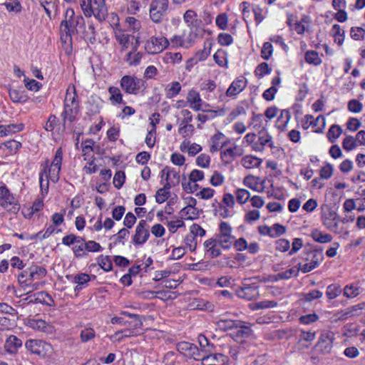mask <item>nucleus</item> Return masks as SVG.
I'll return each mask as SVG.
<instances>
[{
    "label": "nucleus",
    "instance_id": "24",
    "mask_svg": "<svg viewBox=\"0 0 365 365\" xmlns=\"http://www.w3.org/2000/svg\"><path fill=\"white\" fill-rule=\"evenodd\" d=\"M233 335L237 339H245L250 336L252 330L250 327L244 324V322L240 321V324L237 325L235 328Z\"/></svg>",
    "mask_w": 365,
    "mask_h": 365
},
{
    "label": "nucleus",
    "instance_id": "47",
    "mask_svg": "<svg viewBox=\"0 0 365 365\" xmlns=\"http://www.w3.org/2000/svg\"><path fill=\"white\" fill-rule=\"evenodd\" d=\"M9 97L14 103H21L26 101L25 96L22 91L16 89H9Z\"/></svg>",
    "mask_w": 365,
    "mask_h": 365
},
{
    "label": "nucleus",
    "instance_id": "11",
    "mask_svg": "<svg viewBox=\"0 0 365 365\" xmlns=\"http://www.w3.org/2000/svg\"><path fill=\"white\" fill-rule=\"evenodd\" d=\"M162 178L165 175L166 182L165 184V189H170L172 187L176 186L179 184L180 177L179 173L175 170L165 166L161 171Z\"/></svg>",
    "mask_w": 365,
    "mask_h": 365
},
{
    "label": "nucleus",
    "instance_id": "54",
    "mask_svg": "<svg viewBox=\"0 0 365 365\" xmlns=\"http://www.w3.org/2000/svg\"><path fill=\"white\" fill-rule=\"evenodd\" d=\"M63 160V151L61 148L57 149L54 159L52 161L51 167L58 169V172L61 171V163Z\"/></svg>",
    "mask_w": 365,
    "mask_h": 365
},
{
    "label": "nucleus",
    "instance_id": "6",
    "mask_svg": "<svg viewBox=\"0 0 365 365\" xmlns=\"http://www.w3.org/2000/svg\"><path fill=\"white\" fill-rule=\"evenodd\" d=\"M120 85L125 93L136 95L144 86V82L134 76L125 75L121 78Z\"/></svg>",
    "mask_w": 365,
    "mask_h": 365
},
{
    "label": "nucleus",
    "instance_id": "21",
    "mask_svg": "<svg viewBox=\"0 0 365 365\" xmlns=\"http://www.w3.org/2000/svg\"><path fill=\"white\" fill-rule=\"evenodd\" d=\"M142 57L143 53L136 52V47H134L133 51L126 54L125 61L130 66H136L140 64Z\"/></svg>",
    "mask_w": 365,
    "mask_h": 365
},
{
    "label": "nucleus",
    "instance_id": "17",
    "mask_svg": "<svg viewBox=\"0 0 365 365\" xmlns=\"http://www.w3.org/2000/svg\"><path fill=\"white\" fill-rule=\"evenodd\" d=\"M332 341L333 339L330 334L327 333L322 334L318 341L317 347L321 351L328 353L332 347Z\"/></svg>",
    "mask_w": 365,
    "mask_h": 365
},
{
    "label": "nucleus",
    "instance_id": "38",
    "mask_svg": "<svg viewBox=\"0 0 365 365\" xmlns=\"http://www.w3.org/2000/svg\"><path fill=\"white\" fill-rule=\"evenodd\" d=\"M178 349L185 351H188L195 360L199 361L200 359L195 356V351H197V347L191 343L186 341L180 342L178 344Z\"/></svg>",
    "mask_w": 365,
    "mask_h": 365
},
{
    "label": "nucleus",
    "instance_id": "28",
    "mask_svg": "<svg viewBox=\"0 0 365 365\" xmlns=\"http://www.w3.org/2000/svg\"><path fill=\"white\" fill-rule=\"evenodd\" d=\"M78 239L81 241L76 242L74 246L72 247V250L76 257L81 258L86 255V252H85L84 248V246L86 245V240L83 237L79 236Z\"/></svg>",
    "mask_w": 365,
    "mask_h": 365
},
{
    "label": "nucleus",
    "instance_id": "8",
    "mask_svg": "<svg viewBox=\"0 0 365 365\" xmlns=\"http://www.w3.org/2000/svg\"><path fill=\"white\" fill-rule=\"evenodd\" d=\"M25 346L31 354L41 357H44L51 348V345L49 344L38 339L27 340L25 343Z\"/></svg>",
    "mask_w": 365,
    "mask_h": 365
},
{
    "label": "nucleus",
    "instance_id": "30",
    "mask_svg": "<svg viewBox=\"0 0 365 365\" xmlns=\"http://www.w3.org/2000/svg\"><path fill=\"white\" fill-rule=\"evenodd\" d=\"M311 237L313 240L319 243H326L331 242L332 237L329 234L324 233L319 230H314L311 233Z\"/></svg>",
    "mask_w": 365,
    "mask_h": 365
},
{
    "label": "nucleus",
    "instance_id": "59",
    "mask_svg": "<svg viewBox=\"0 0 365 365\" xmlns=\"http://www.w3.org/2000/svg\"><path fill=\"white\" fill-rule=\"evenodd\" d=\"M270 228L272 234L271 237H277L284 234L286 232L285 227L278 223L274 224L272 227H270Z\"/></svg>",
    "mask_w": 365,
    "mask_h": 365
},
{
    "label": "nucleus",
    "instance_id": "36",
    "mask_svg": "<svg viewBox=\"0 0 365 365\" xmlns=\"http://www.w3.org/2000/svg\"><path fill=\"white\" fill-rule=\"evenodd\" d=\"M331 32L334 38V41L339 46L342 45L344 41V31L341 30L339 24H334L332 26Z\"/></svg>",
    "mask_w": 365,
    "mask_h": 365
},
{
    "label": "nucleus",
    "instance_id": "60",
    "mask_svg": "<svg viewBox=\"0 0 365 365\" xmlns=\"http://www.w3.org/2000/svg\"><path fill=\"white\" fill-rule=\"evenodd\" d=\"M273 52L272 45L269 42H265L261 50V56L265 60H268Z\"/></svg>",
    "mask_w": 365,
    "mask_h": 365
},
{
    "label": "nucleus",
    "instance_id": "20",
    "mask_svg": "<svg viewBox=\"0 0 365 365\" xmlns=\"http://www.w3.org/2000/svg\"><path fill=\"white\" fill-rule=\"evenodd\" d=\"M225 135L222 133H217L212 135L210 140V151L212 153L219 151L224 145L222 140Z\"/></svg>",
    "mask_w": 365,
    "mask_h": 365
},
{
    "label": "nucleus",
    "instance_id": "64",
    "mask_svg": "<svg viewBox=\"0 0 365 365\" xmlns=\"http://www.w3.org/2000/svg\"><path fill=\"white\" fill-rule=\"evenodd\" d=\"M95 336V331L91 328H86L81 332V339L83 342H86Z\"/></svg>",
    "mask_w": 365,
    "mask_h": 365
},
{
    "label": "nucleus",
    "instance_id": "48",
    "mask_svg": "<svg viewBox=\"0 0 365 365\" xmlns=\"http://www.w3.org/2000/svg\"><path fill=\"white\" fill-rule=\"evenodd\" d=\"M271 71H272V69L269 67L268 63L263 62L257 66V67L255 69V75L258 78H262L266 74L270 73Z\"/></svg>",
    "mask_w": 365,
    "mask_h": 365
},
{
    "label": "nucleus",
    "instance_id": "43",
    "mask_svg": "<svg viewBox=\"0 0 365 365\" xmlns=\"http://www.w3.org/2000/svg\"><path fill=\"white\" fill-rule=\"evenodd\" d=\"M342 292L341 287L336 284H332L327 287L326 295L329 299H333L338 297Z\"/></svg>",
    "mask_w": 365,
    "mask_h": 365
},
{
    "label": "nucleus",
    "instance_id": "19",
    "mask_svg": "<svg viewBox=\"0 0 365 365\" xmlns=\"http://www.w3.org/2000/svg\"><path fill=\"white\" fill-rule=\"evenodd\" d=\"M115 38L121 46V50L124 51L129 48L131 40L134 38V36L125 34L122 31H119L115 32Z\"/></svg>",
    "mask_w": 365,
    "mask_h": 365
},
{
    "label": "nucleus",
    "instance_id": "45",
    "mask_svg": "<svg viewBox=\"0 0 365 365\" xmlns=\"http://www.w3.org/2000/svg\"><path fill=\"white\" fill-rule=\"evenodd\" d=\"M235 195L237 198V201L240 204H245L248 201L250 197V193L248 190L242 188H238L235 191Z\"/></svg>",
    "mask_w": 365,
    "mask_h": 365
},
{
    "label": "nucleus",
    "instance_id": "62",
    "mask_svg": "<svg viewBox=\"0 0 365 365\" xmlns=\"http://www.w3.org/2000/svg\"><path fill=\"white\" fill-rule=\"evenodd\" d=\"M334 168L330 163H327L320 170V177L324 179H329L333 174Z\"/></svg>",
    "mask_w": 365,
    "mask_h": 365
},
{
    "label": "nucleus",
    "instance_id": "41",
    "mask_svg": "<svg viewBox=\"0 0 365 365\" xmlns=\"http://www.w3.org/2000/svg\"><path fill=\"white\" fill-rule=\"evenodd\" d=\"M166 96L168 98H173L177 96L181 91V86L179 82L174 81L168 85L166 88Z\"/></svg>",
    "mask_w": 365,
    "mask_h": 365
},
{
    "label": "nucleus",
    "instance_id": "31",
    "mask_svg": "<svg viewBox=\"0 0 365 365\" xmlns=\"http://www.w3.org/2000/svg\"><path fill=\"white\" fill-rule=\"evenodd\" d=\"M188 102L190 103V107L195 110H200L201 109V98L200 95L195 91H190L187 96Z\"/></svg>",
    "mask_w": 365,
    "mask_h": 365
},
{
    "label": "nucleus",
    "instance_id": "14",
    "mask_svg": "<svg viewBox=\"0 0 365 365\" xmlns=\"http://www.w3.org/2000/svg\"><path fill=\"white\" fill-rule=\"evenodd\" d=\"M247 80L244 77L235 80L226 91L227 96L232 97L242 92L247 86Z\"/></svg>",
    "mask_w": 365,
    "mask_h": 365
},
{
    "label": "nucleus",
    "instance_id": "34",
    "mask_svg": "<svg viewBox=\"0 0 365 365\" xmlns=\"http://www.w3.org/2000/svg\"><path fill=\"white\" fill-rule=\"evenodd\" d=\"M291 118V114L287 110H282L281 111L280 115L277 118V128L283 130L287 126L289 119Z\"/></svg>",
    "mask_w": 365,
    "mask_h": 365
},
{
    "label": "nucleus",
    "instance_id": "44",
    "mask_svg": "<svg viewBox=\"0 0 365 365\" xmlns=\"http://www.w3.org/2000/svg\"><path fill=\"white\" fill-rule=\"evenodd\" d=\"M365 307V303L358 304L344 309L348 318L359 315Z\"/></svg>",
    "mask_w": 365,
    "mask_h": 365
},
{
    "label": "nucleus",
    "instance_id": "26",
    "mask_svg": "<svg viewBox=\"0 0 365 365\" xmlns=\"http://www.w3.org/2000/svg\"><path fill=\"white\" fill-rule=\"evenodd\" d=\"M108 92L110 94L109 100L113 105L120 104L123 103V95L120 92V90L118 87H109Z\"/></svg>",
    "mask_w": 365,
    "mask_h": 365
},
{
    "label": "nucleus",
    "instance_id": "39",
    "mask_svg": "<svg viewBox=\"0 0 365 365\" xmlns=\"http://www.w3.org/2000/svg\"><path fill=\"white\" fill-rule=\"evenodd\" d=\"M341 133L342 129L339 125H332L327 132V138L331 143H334Z\"/></svg>",
    "mask_w": 365,
    "mask_h": 365
},
{
    "label": "nucleus",
    "instance_id": "37",
    "mask_svg": "<svg viewBox=\"0 0 365 365\" xmlns=\"http://www.w3.org/2000/svg\"><path fill=\"white\" fill-rule=\"evenodd\" d=\"M240 324V321L220 319L217 322L218 327L224 331L235 329V327Z\"/></svg>",
    "mask_w": 365,
    "mask_h": 365
},
{
    "label": "nucleus",
    "instance_id": "1",
    "mask_svg": "<svg viewBox=\"0 0 365 365\" xmlns=\"http://www.w3.org/2000/svg\"><path fill=\"white\" fill-rule=\"evenodd\" d=\"M78 28L85 27V21L81 15H76L73 9H67L64 19L60 24L61 41L62 43H72V36L78 33Z\"/></svg>",
    "mask_w": 365,
    "mask_h": 365
},
{
    "label": "nucleus",
    "instance_id": "61",
    "mask_svg": "<svg viewBox=\"0 0 365 365\" xmlns=\"http://www.w3.org/2000/svg\"><path fill=\"white\" fill-rule=\"evenodd\" d=\"M210 163V157L207 154H201L196 159V163L198 166L205 168H208Z\"/></svg>",
    "mask_w": 365,
    "mask_h": 365
},
{
    "label": "nucleus",
    "instance_id": "13",
    "mask_svg": "<svg viewBox=\"0 0 365 365\" xmlns=\"http://www.w3.org/2000/svg\"><path fill=\"white\" fill-rule=\"evenodd\" d=\"M202 365H226L227 357L222 354H213L202 356L201 359Z\"/></svg>",
    "mask_w": 365,
    "mask_h": 365
},
{
    "label": "nucleus",
    "instance_id": "25",
    "mask_svg": "<svg viewBox=\"0 0 365 365\" xmlns=\"http://www.w3.org/2000/svg\"><path fill=\"white\" fill-rule=\"evenodd\" d=\"M242 155L240 149L235 146L233 148H228L223 151L222 153V158L226 163H231L237 156Z\"/></svg>",
    "mask_w": 365,
    "mask_h": 365
},
{
    "label": "nucleus",
    "instance_id": "22",
    "mask_svg": "<svg viewBox=\"0 0 365 365\" xmlns=\"http://www.w3.org/2000/svg\"><path fill=\"white\" fill-rule=\"evenodd\" d=\"M36 295L37 297H35L34 299L30 300L29 302L41 303L50 307L54 305V301L48 293L41 291L38 292Z\"/></svg>",
    "mask_w": 365,
    "mask_h": 365
},
{
    "label": "nucleus",
    "instance_id": "42",
    "mask_svg": "<svg viewBox=\"0 0 365 365\" xmlns=\"http://www.w3.org/2000/svg\"><path fill=\"white\" fill-rule=\"evenodd\" d=\"M48 178L47 169L46 167H45L39 173V182L42 192L44 191L46 193H47L48 190L49 181Z\"/></svg>",
    "mask_w": 365,
    "mask_h": 365
},
{
    "label": "nucleus",
    "instance_id": "55",
    "mask_svg": "<svg viewBox=\"0 0 365 365\" xmlns=\"http://www.w3.org/2000/svg\"><path fill=\"white\" fill-rule=\"evenodd\" d=\"M125 175L123 171H117L113 178V185L117 189L122 187L125 182Z\"/></svg>",
    "mask_w": 365,
    "mask_h": 365
},
{
    "label": "nucleus",
    "instance_id": "7",
    "mask_svg": "<svg viewBox=\"0 0 365 365\" xmlns=\"http://www.w3.org/2000/svg\"><path fill=\"white\" fill-rule=\"evenodd\" d=\"M169 45L165 37H155L149 38L145 44V49L149 54H156L162 52Z\"/></svg>",
    "mask_w": 365,
    "mask_h": 365
},
{
    "label": "nucleus",
    "instance_id": "40",
    "mask_svg": "<svg viewBox=\"0 0 365 365\" xmlns=\"http://www.w3.org/2000/svg\"><path fill=\"white\" fill-rule=\"evenodd\" d=\"M136 335L135 330L133 329H126L123 331H116L113 336H110L111 339H114L116 341H120L123 338L130 337L132 336Z\"/></svg>",
    "mask_w": 365,
    "mask_h": 365
},
{
    "label": "nucleus",
    "instance_id": "56",
    "mask_svg": "<svg viewBox=\"0 0 365 365\" xmlns=\"http://www.w3.org/2000/svg\"><path fill=\"white\" fill-rule=\"evenodd\" d=\"M364 35L365 30L361 27H351L350 29V36L354 40H362Z\"/></svg>",
    "mask_w": 365,
    "mask_h": 365
},
{
    "label": "nucleus",
    "instance_id": "10",
    "mask_svg": "<svg viewBox=\"0 0 365 365\" xmlns=\"http://www.w3.org/2000/svg\"><path fill=\"white\" fill-rule=\"evenodd\" d=\"M259 287L255 284L243 283L242 286L236 290V294L238 297L246 300H255L259 296Z\"/></svg>",
    "mask_w": 365,
    "mask_h": 365
},
{
    "label": "nucleus",
    "instance_id": "57",
    "mask_svg": "<svg viewBox=\"0 0 365 365\" xmlns=\"http://www.w3.org/2000/svg\"><path fill=\"white\" fill-rule=\"evenodd\" d=\"M243 184L246 187H247L255 191L262 192V190H259L257 189V182L256 179L255 178V177L252 175L246 176L243 180Z\"/></svg>",
    "mask_w": 365,
    "mask_h": 365
},
{
    "label": "nucleus",
    "instance_id": "35",
    "mask_svg": "<svg viewBox=\"0 0 365 365\" xmlns=\"http://www.w3.org/2000/svg\"><path fill=\"white\" fill-rule=\"evenodd\" d=\"M305 61L307 63L313 64L314 66H319L322 62L318 52L315 51H307L305 53Z\"/></svg>",
    "mask_w": 365,
    "mask_h": 365
},
{
    "label": "nucleus",
    "instance_id": "16",
    "mask_svg": "<svg viewBox=\"0 0 365 365\" xmlns=\"http://www.w3.org/2000/svg\"><path fill=\"white\" fill-rule=\"evenodd\" d=\"M258 142L259 145H255L254 149L257 151H262L264 146L267 145L269 147L272 148V136L268 134L267 130L263 128L261 131L259 132V138Z\"/></svg>",
    "mask_w": 365,
    "mask_h": 365
},
{
    "label": "nucleus",
    "instance_id": "5",
    "mask_svg": "<svg viewBox=\"0 0 365 365\" xmlns=\"http://www.w3.org/2000/svg\"><path fill=\"white\" fill-rule=\"evenodd\" d=\"M46 273L47 271L44 267L34 265L19 274L18 282L21 285L26 284L29 282L43 278Z\"/></svg>",
    "mask_w": 365,
    "mask_h": 365
},
{
    "label": "nucleus",
    "instance_id": "27",
    "mask_svg": "<svg viewBox=\"0 0 365 365\" xmlns=\"http://www.w3.org/2000/svg\"><path fill=\"white\" fill-rule=\"evenodd\" d=\"M180 217L185 220H195L198 217V211L196 207L186 206L180 212Z\"/></svg>",
    "mask_w": 365,
    "mask_h": 365
},
{
    "label": "nucleus",
    "instance_id": "53",
    "mask_svg": "<svg viewBox=\"0 0 365 365\" xmlns=\"http://www.w3.org/2000/svg\"><path fill=\"white\" fill-rule=\"evenodd\" d=\"M90 280V275L86 273H81L74 276L73 282L78 284V286L85 287Z\"/></svg>",
    "mask_w": 365,
    "mask_h": 365
},
{
    "label": "nucleus",
    "instance_id": "33",
    "mask_svg": "<svg viewBox=\"0 0 365 365\" xmlns=\"http://www.w3.org/2000/svg\"><path fill=\"white\" fill-rule=\"evenodd\" d=\"M163 60L166 64H175L182 61L180 53L166 52L163 56Z\"/></svg>",
    "mask_w": 365,
    "mask_h": 365
},
{
    "label": "nucleus",
    "instance_id": "63",
    "mask_svg": "<svg viewBox=\"0 0 365 365\" xmlns=\"http://www.w3.org/2000/svg\"><path fill=\"white\" fill-rule=\"evenodd\" d=\"M185 242L187 247H189L190 250L193 252L197 248V240L196 237L193 234H188L186 235L185 238Z\"/></svg>",
    "mask_w": 365,
    "mask_h": 365
},
{
    "label": "nucleus",
    "instance_id": "15",
    "mask_svg": "<svg viewBox=\"0 0 365 365\" xmlns=\"http://www.w3.org/2000/svg\"><path fill=\"white\" fill-rule=\"evenodd\" d=\"M303 259L307 261L312 267H317L320 262L324 259L322 250H310L304 253Z\"/></svg>",
    "mask_w": 365,
    "mask_h": 365
},
{
    "label": "nucleus",
    "instance_id": "29",
    "mask_svg": "<svg viewBox=\"0 0 365 365\" xmlns=\"http://www.w3.org/2000/svg\"><path fill=\"white\" fill-rule=\"evenodd\" d=\"M360 292V287L354 284H347L343 289L344 296L349 299L357 297Z\"/></svg>",
    "mask_w": 365,
    "mask_h": 365
},
{
    "label": "nucleus",
    "instance_id": "18",
    "mask_svg": "<svg viewBox=\"0 0 365 365\" xmlns=\"http://www.w3.org/2000/svg\"><path fill=\"white\" fill-rule=\"evenodd\" d=\"M22 346V341L14 335L9 336L5 342V349L10 354H16Z\"/></svg>",
    "mask_w": 365,
    "mask_h": 365
},
{
    "label": "nucleus",
    "instance_id": "52",
    "mask_svg": "<svg viewBox=\"0 0 365 365\" xmlns=\"http://www.w3.org/2000/svg\"><path fill=\"white\" fill-rule=\"evenodd\" d=\"M217 242L223 248L229 249L232 245L234 237L233 236H218Z\"/></svg>",
    "mask_w": 365,
    "mask_h": 365
},
{
    "label": "nucleus",
    "instance_id": "32",
    "mask_svg": "<svg viewBox=\"0 0 365 365\" xmlns=\"http://www.w3.org/2000/svg\"><path fill=\"white\" fill-rule=\"evenodd\" d=\"M97 262L105 272H110L113 269V263L110 256L100 255L97 258Z\"/></svg>",
    "mask_w": 365,
    "mask_h": 365
},
{
    "label": "nucleus",
    "instance_id": "50",
    "mask_svg": "<svg viewBox=\"0 0 365 365\" xmlns=\"http://www.w3.org/2000/svg\"><path fill=\"white\" fill-rule=\"evenodd\" d=\"M357 146L356 140L354 137L349 135L346 136L342 142V147L346 151L354 150Z\"/></svg>",
    "mask_w": 365,
    "mask_h": 365
},
{
    "label": "nucleus",
    "instance_id": "51",
    "mask_svg": "<svg viewBox=\"0 0 365 365\" xmlns=\"http://www.w3.org/2000/svg\"><path fill=\"white\" fill-rule=\"evenodd\" d=\"M39 4L43 7L47 16L51 19V11L56 9L54 0H42L39 1Z\"/></svg>",
    "mask_w": 365,
    "mask_h": 365
},
{
    "label": "nucleus",
    "instance_id": "58",
    "mask_svg": "<svg viewBox=\"0 0 365 365\" xmlns=\"http://www.w3.org/2000/svg\"><path fill=\"white\" fill-rule=\"evenodd\" d=\"M84 248L85 252L88 251L91 252H100L103 250L102 247L99 243L93 240L86 241Z\"/></svg>",
    "mask_w": 365,
    "mask_h": 365
},
{
    "label": "nucleus",
    "instance_id": "46",
    "mask_svg": "<svg viewBox=\"0 0 365 365\" xmlns=\"http://www.w3.org/2000/svg\"><path fill=\"white\" fill-rule=\"evenodd\" d=\"M130 232L128 229L122 228L120 229L116 235H113V238L114 239V244H122L125 245L124 240L126 239Z\"/></svg>",
    "mask_w": 365,
    "mask_h": 365
},
{
    "label": "nucleus",
    "instance_id": "12",
    "mask_svg": "<svg viewBox=\"0 0 365 365\" xmlns=\"http://www.w3.org/2000/svg\"><path fill=\"white\" fill-rule=\"evenodd\" d=\"M92 15L98 21H104L108 16V9L106 6L105 0H91Z\"/></svg>",
    "mask_w": 365,
    "mask_h": 365
},
{
    "label": "nucleus",
    "instance_id": "49",
    "mask_svg": "<svg viewBox=\"0 0 365 365\" xmlns=\"http://www.w3.org/2000/svg\"><path fill=\"white\" fill-rule=\"evenodd\" d=\"M170 189H165V186L163 188L158 190L155 195V200L158 203L161 204L164 202L170 196Z\"/></svg>",
    "mask_w": 365,
    "mask_h": 365
},
{
    "label": "nucleus",
    "instance_id": "3",
    "mask_svg": "<svg viewBox=\"0 0 365 365\" xmlns=\"http://www.w3.org/2000/svg\"><path fill=\"white\" fill-rule=\"evenodd\" d=\"M0 205L8 212L16 214L20 205L6 185L0 186Z\"/></svg>",
    "mask_w": 365,
    "mask_h": 365
},
{
    "label": "nucleus",
    "instance_id": "2",
    "mask_svg": "<svg viewBox=\"0 0 365 365\" xmlns=\"http://www.w3.org/2000/svg\"><path fill=\"white\" fill-rule=\"evenodd\" d=\"M79 106L76 100V94H71L67 93L65 97L64 110L61 113L63 118V127L65 130L66 121L70 123L76 120V116L78 113Z\"/></svg>",
    "mask_w": 365,
    "mask_h": 365
},
{
    "label": "nucleus",
    "instance_id": "9",
    "mask_svg": "<svg viewBox=\"0 0 365 365\" xmlns=\"http://www.w3.org/2000/svg\"><path fill=\"white\" fill-rule=\"evenodd\" d=\"M149 237V225L145 220H140L135 227V232L133 236L132 242L135 245H142L148 241Z\"/></svg>",
    "mask_w": 365,
    "mask_h": 365
},
{
    "label": "nucleus",
    "instance_id": "4",
    "mask_svg": "<svg viewBox=\"0 0 365 365\" xmlns=\"http://www.w3.org/2000/svg\"><path fill=\"white\" fill-rule=\"evenodd\" d=\"M169 9L168 0H153L150 5V17L155 23H160Z\"/></svg>",
    "mask_w": 365,
    "mask_h": 365
},
{
    "label": "nucleus",
    "instance_id": "23",
    "mask_svg": "<svg viewBox=\"0 0 365 365\" xmlns=\"http://www.w3.org/2000/svg\"><path fill=\"white\" fill-rule=\"evenodd\" d=\"M262 160L260 158L252 155H246L241 160V164L247 169L258 168L260 166Z\"/></svg>",
    "mask_w": 365,
    "mask_h": 365
}]
</instances>
